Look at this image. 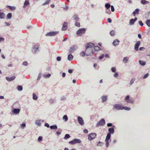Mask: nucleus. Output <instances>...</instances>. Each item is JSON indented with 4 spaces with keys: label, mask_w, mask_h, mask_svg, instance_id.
Here are the masks:
<instances>
[{
    "label": "nucleus",
    "mask_w": 150,
    "mask_h": 150,
    "mask_svg": "<svg viewBox=\"0 0 150 150\" xmlns=\"http://www.w3.org/2000/svg\"><path fill=\"white\" fill-rule=\"evenodd\" d=\"M109 132L108 133L106 137L105 142H106L105 146L106 147L109 146L108 141L110 139L111 137V134H113L114 132V129L112 127L108 129Z\"/></svg>",
    "instance_id": "obj_1"
},
{
    "label": "nucleus",
    "mask_w": 150,
    "mask_h": 150,
    "mask_svg": "<svg viewBox=\"0 0 150 150\" xmlns=\"http://www.w3.org/2000/svg\"><path fill=\"white\" fill-rule=\"evenodd\" d=\"M86 29L85 28L79 29L76 32V34L79 36H81L82 35L86 32Z\"/></svg>",
    "instance_id": "obj_2"
},
{
    "label": "nucleus",
    "mask_w": 150,
    "mask_h": 150,
    "mask_svg": "<svg viewBox=\"0 0 150 150\" xmlns=\"http://www.w3.org/2000/svg\"><path fill=\"white\" fill-rule=\"evenodd\" d=\"M81 142V141L80 139H75L73 140L69 141V144H74L77 143H80Z\"/></svg>",
    "instance_id": "obj_3"
},
{
    "label": "nucleus",
    "mask_w": 150,
    "mask_h": 150,
    "mask_svg": "<svg viewBox=\"0 0 150 150\" xmlns=\"http://www.w3.org/2000/svg\"><path fill=\"white\" fill-rule=\"evenodd\" d=\"M90 50L91 52V53H87L86 54L85 52H82L80 53V55L82 57H84L85 56V54H86L87 56H91L94 53V52L93 50H91V49H90Z\"/></svg>",
    "instance_id": "obj_4"
},
{
    "label": "nucleus",
    "mask_w": 150,
    "mask_h": 150,
    "mask_svg": "<svg viewBox=\"0 0 150 150\" xmlns=\"http://www.w3.org/2000/svg\"><path fill=\"white\" fill-rule=\"evenodd\" d=\"M114 109H116L118 110H120L123 109V106L122 105L120 104H116L114 105L113 107Z\"/></svg>",
    "instance_id": "obj_5"
},
{
    "label": "nucleus",
    "mask_w": 150,
    "mask_h": 150,
    "mask_svg": "<svg viewBox=\"0 0 150 150\" xmlns=\"http://www.w3.org/2000/svg\"><path fill=\"white\" fill-rule=\"evenodd\" d=\"M39 45L37 44L34 45L33 47L32 52L33 53H36L39 51Z\"/></svg>",
    "instance_id": "obj_6"
},
{
    "label": "nucleus",
    "mask_w": 150,
    "mask_h": 150,
    "mask_svg": "<svg viewBox=\"0 0 150 150\" xmlns=\"http://www.w3.org/2000/svg\"><path fill=\"white\" fill-rule=\"evenodd\" d=\"M59 33V32L58 31H52L50 32L47 33L46 35V36H55L57 34Z\"/></svg>",
    "instance_id": "obj_7"
},
{
    "label": "nucleus",
    "mask_w": 150,
    "mask_h": 150,
    "mask_svg": "<svg viewBox=\"0 0 150 150\" xmlns=\"http://www.w3.org/2000/svg\"><path fill=\"white\" fill-rule=\"evenodd\" d=\"M96 134L95 133H91L88 136V139L90 140H91L95 138L96 136Z\"/></svg>",
    "instance_id": "obj_8"
},
{
    "label": "nucleus",
    "mask_w": 150,
    "mask_h": 150,
    "mask_svg": "<svg viewBox=\"0 0 150 150\" xmlns=\"http://www.w3.org/2000/svg\"><path fill=\"white\" fill-rule=\"evenodd\" d=\"M77 120L79 123L81 125H83L84 124V122L82 118L80 116H78Z\"/></svg>",
    "instance_id": "obj_9"
},
{
    "label": "nucleus",
    "mask_w": 150,
    "mask_h": 150,
    "mask_svg": "<svg viewBox=\"0 0 150 150\" xmlns=\"http://www.w3.org/2000/svg\"><path fill=\"white\" fill-rule=\"evenodd\" d=\"M94 47V45L93 43H89L88 44L87 46H86V50L85 51L87 52V51L89 50V49H88V48L93 47Z\"/></svg>",
    "instance_id": "obj_10"
},
{
    "label": "nucleus",
    "mask_w": 150,
    "mask_h": 150,
    "mask_svg": "<svg viewBox=\"0 0 150 150\" xmlns=\"http://www.w3.org/2000/svg\"><path fill=\"white\" fill-rule=\"evenodd\" d=\"M20 111V110L19 108H14L12 109V112L14 114H17L19 113Z\"/></svg>",
    "instance_id": "obj_11"
},
{
    "label": "nucleus",
    "mask_w": 150,
    "mask_h": 150,
    "mask_svg": "<svg viewBox=\"0 0 150 150\" xmlns=\"http://www.w3.org/2000/svg\"><path fill=\"white\" fill-rule=\"evenodd\" d=\"M67 23L66 22H64L63 24L62 30V31L65 30H67Z\"/></svg>",
    "instance_id": "obj_12"
},
{
    "label": "nucleus",
    "mask_w": 150,
    "mask_h": 150,
    "mask_svg": "<svg viewBox=\"0 0 150 150\" xmlns=\"http://www.w3.org/2000/svg\"><path fill=\"white\" fill-rule=\"evenodd\" d=\"M76 49V47L74 46H72L69 48V51L70 53H72L74 52Z\"/></svg>",
    "instance_id": "obj_13"
},
{
    "label": "nucleus",
    "mask_w": 150,
    "mask_h": 150,
    "mask_svg": "<svg viewBox=\"0 0 150 150\" xmlns=\"http://www.w3.org/2000/svg\"><path fill=\"white\" fill-rule=\"evenodd\" d=\"M16 76H13L10 78L8 77H6V79L8 81H11L14 80Z\"/></svg>",
    "instance_id": "obj_14"
},
{
    "label": "nucleus",
    "mask_w": 150,
    "mask_h": 150,
    "mask_svg": "<svg viewBox=\"0 0 150 150\" xmlns=\"http://www.w3.org/2000/svg\"><path fill=\"white\" fill-rule=\"evenodd\" d=\"M140 44V41H138L135 44L134 49L136 51L138 50V48Z\"/></svg>",
    "instance_id": "obj_15"
},
{
    "label": "nucleus",
    "mask_w": 150,
    "mask_h": 150,
    "mask_svg": "<svg viewBox=\"0 0 150 150\" xmlns=\"http://www.w3.org/2000/svg\"><path fill=\"white\" fill-rule=\"evenodd\" d=\"M137 20V18L136 17L134 19H130L129 21V24L130 25L133 24L135 21Z\"/></svg>",
    "instance_id": "obj_16"
},
{
    "label": "nucleus",
    "mask_w": 150,
    "mask_h": 150,
    "mask_svg": "<svg viewBox=\"0 0 150 150\" xmlns=\"http://www.w3.org/2000/svg\"><path fill=\"white\" fill-rule=\"evenodd\" d=\"M73 18L74 21H79V18L78 16L77 15H74L73 16Z\"/></svg>",
    "instance_id": "obj_17"
},
{
    "label": "nucleus",
    "mask_w": 150,
    "mask_h": 150,
    "mask_svg": "<svg viewBox=\"0 0 150 150\" xmlns=\"http://www.w3.org/2000/svg\"><path fill=\"white\" fill-rule=\"evenodd\" d=\"M103 125V118L102 119L96 124L97 126Z\"/></svg>",
    "instance_id": "obj_18"
},
{
    "label": "nucleus",
    "mask_w": 150,
    "mask_h": 150,
    "mask_svg": "<svg viewBox=\"0 0 150 150\" xmlns=\"http://www.w3.org/2000/svg\"><path fill=\"white\" fill-rule=\"evenodd\" d=\"M119 42L120 41L119 40H116L113 41L112 44L116 46L118 45L119 44Z\"/></svg>",
    "instance_id": "obj_19"
},
{
    "label": "nucleus",
    "mask_w": 150,
    "mask_h": 150,
    "mask_svg": "<svg viewBox=\"0 0 150 150\" xmlns=\"http://www.w3.org/2000/svg\"><path fill=\"white\" fill-rule=\"evenodd\" d=\"M29 4V2L28 0H25L24 3L23 7L24 8H25L26 6Z\"/></svg>",
    "instance_id": "obj_20"
},
{
    "label": "nucleus",
    "mask_w": 150,
    "mask_h": 150,
    "mask_svg": "<svg viewBox=\"0 0 150 150\" xmlns=\"http://www.w3.org/2000/svg\"><path fill=\"white\" fill-rule=\"evenodd\" d=\"M139 9L138 8L136 9L135 11L133 12V13L134 16H135L136 14H138L139 13Z\"/></svg>",
    "instance_id": "obj_21"
},
{
    "label": "nucleus",
    "mask_w": 150,
    "mask_h": 150,
    "mask_svg": "<svg viewBox=\"0 0 150 150\" xmlns=\"http://www.w3.org/2000/svg\"><path fill=\"white\" fill-rule=\"evenodd\" d=\"M7 7L11 11H13L16 9V7L14 6H7Z\"/></svg>",
    "instance_id": "obj_22"
},
{
    "label": "nucleus",
    "mask_w": 150,
    "mask_h": 150,
    "mask_svg": "<svg viewBox=\"0 0 150 150\" xmlns=\"http://www.w3.org/2000/svg\"><path fill=\"white\" fill-rule=\"evenodd\" d=\"M73 58V56L71 54H69L68 56V59L69 61H71L72 60Z\"/></svg>",
    "instance_id": "obj_23"
},
{
    "label": "nucleus",
    "mask_w": 150,
    "mask_h": 150,
    "mask_svg": "<svg viewBox=\"0 0 150 150\" xmlns=\"http://www.w3.org/2000/svg\"><path fill=\"white\" fill-rule=\"evenodd\" d=\"M5 14L3 12H1L0 13V18L3 19L5 18Z\"/></svg>",
    "instance_id": "obj_24"
},
{
    "label": "nucleus",
    "mask_w": 150,
    "mask_h": 150,
    "mask_svg": "<svg viewBox=\"0 0 150 150\" xmlns=\"http://www.w3.org/2000/svg\"><path fill=\"white\" fill-rule=\"evenodd\" d=\"M141 3L143 4H146L149 3V2L145 0H141Z\"/></svg>",
    "instance_id": "obj_25"
},
{
    "label": "nucleus",
    "mask_w": 150,
    "mask_h": 150,
    "mask_svg": "<svg viewBox=\"0 0 150 150\" xmlns=\"http://www.w3.org/2000/svg\"><path fill=\"white\" fill-rule=\"evenodd\" d=\"M41 120H37L35 121L36 124L38 126H40L41 125Z\"/></svg>",
    "instance_id": "obj_26"
},
{
    "label": "nucleus",
    "mask_w": 150,
    "mask_h": 150,
    "mask_svg": "<svg viewBox=\"0 0 150 150\" xmlns=\"http://www.w3.org/2000/svg\"><path fill=\"white\" fill-rule=\"evenodd\" d=\"M129 58L127 57H125L123 60V62L124 63L127 62Z\"/></svg>",
    "instance_id": "obj_27"
},
{
    "label": "nucleus",
    "mask_w": 150,
    "mask_h": 150,
    "mask_svg": "<svg viewBox=\"0 0 150 150\" xmlns=\"http://www.w3.org/2000/svg\"><path fill=\"white\" fill-rule=\"evenodd\" d=\"M139 64L142 66H144L146 64V62L145 61L139 60Z\"/></svg>",
    "instance_id": "obj_28"
},
{
    "label": "nucleus",
    "mask_w": 150,
    "mask_h": 150,
    "mask_svg": "<svg viewBox=\"0 0 150 150\" xmlns=\"http://www.w3.org/2000/svg\"><path fill=\"white\" fill-rule=\"evenodd\" d=\"M12 17V13H9L6 16L7 19H10Z\"/></svg>",
    "instance_id": "obj_29"
},
{
    "label": "nucleus",
    "mask_w": 150,
    "mask_h": 150,
    "mask_svg": "<svg viewBox=\"0 0 150 150\" xmlns=\"http://www.w3.org/2000/svg\"><path fill=\"white\" fill-rule=\"evenodd\" d=\"M50 127L51 129H56L57 128V127L56 125L51 126Z\"/></svg>",
    "instance_id": "obj_30"
},
{
    "label": "nucleus",
    "mask_w": 150,
    "mask_h": 150,
    "mask_svg": "<svg viewBox=\"0 0 150 150\" xmlns=\"http://www.w3.org/2000/svg\"><path fill=\"white\" fill-rule=\"evenodd\" d=\"M63 119L66 122L68 120V117L66 115H65L63 116Z\"/></svg>",
    "instance_id": "obj_31"
},
{
    "label": "nucleus",
    "mask_w": 150,
    "mask_h": 150,
    "mask_svg": "<svg viewBox=\"0 0 150 150\" xmlns=\"http://www.w3.org/2000/svg\"><path fill=\"white\" fill-rule=\"evenodd\" d=\"M78 21H75V25L76 26L78 27H80V25L79 23L78 22Z\"/></svg>",
    "instance_id": "obj_32"
},
{
    "label": "nucleus",
    "mask_w": 150,
    "mask_h": 150,
    "mask_svg": "<svg viewBox=\"0 0 150 150\" xmlns=\"http://www.w3.org/2000/svg\"><path fill=\"white\" fill-rule=\"evenodd\" d=\"M17 89L19 91H21L23 89V87L21 86H18Z\"/></svg>",
    "instance_id": "obj_33"
},
{
    "label": "nucleus",
    "mask_w": 150,
    "mask_h": 150,
    "mask_svg": "<svg viewBox=\"0 0 150 150\" xmlns=\"http://www.w3.org/2000/svg\"><path fill=\"white\" fill-rule=\"evenodd\" d=\"M70 137V136L68 134H65V137L64 138V139H67Z\"/></svg>",
    "instance_id": "obj_34"
},
{
    "label": "nucleus",
    "mask_w": 150,
    "mask_h": 150,
    "mask_svg": "<svg viewBox=\"0 0 150 150\" xmlns=\"http://www.w3.org/2000/svg\"><path fill=\"white\" fill-rule=\"evenodd\" d=\"M110 5L109 4H105V7L107 10H108L110 8Z\"/></svg>",
    "instance_id": "obj_35"
},
{
    "label": "nucleus",
    "mask_w": 150,
    "mask_h": 150,
    "mask_svg": "<svg viewBox=\"0 0 150 150\" xmlns=\"http://www.w3.org/2000/svg\"><path fill=\"white\" fill-rule=\"evenodd\" d=\"M50 1H51V0H48L47 1H46L45 2L43 3L42 4V5H46V4H48L50 3Z\"/></svg>",
    "instance_id": "obj_36"
},
{
    "label": "nucleus",
    "mask_w": 150,
    "mask_h": 150,
    "mask_svg": "<svg viewBox=\"0 0 150 150\" xmlns=\"http://www.w3.org/2000/svg\"><path fill=\"white\" fill-rule=\"evenodd\" d=\"M50 76L51 74H48L47 75L44 74L43 75V76L44 77L46 78H49L50 77Z\"/></svg>",
    "instance_id": "obj_37"
},
{
    "label": "nucleus",
    "mask_w": 150,
    "mask_h": 150,
    "mask_svg": "<svg viewBox=\"0 0 150 150\" xmlns=\"http://www.w3.org/2000/svg\"><path fill=\"white\" fill-rule=\"evenodd\" d=\"M33 100H36L37 99V96L35 95V94L34 93H33Z\"/></svg>",
    "instance_id": "obj_38"
},
{
    "label": "nucleus",
    "mask_w": 150,
    "mask_h": 150,
    "mask_svg": "<svg viewBox=\"0 0 150 150\" xmlns=\"http://www.w3.org/2000/svg\"><path fill=\"white\" fill-rule=\"evenodd\" d=\"M94 49L95 51H97V50H100V47H98V46H96L94 47Z\"/></svg>",
    "instance_id": "obj_39"
},
{
    "label": "nucleus",
    "mask_w": 150,
    "mask_h": 150,
    "mask_svg": "<svg viewBox=\"0 0 150 150\" xmlns=\"http://www.w3.org/2000/svg\"><path fill=\"white\" fill-rule=\"evenodd\" d=\"M146 24L148 26L150 27V20H147L146 22Z\"/></svg>",
    "instance_id": "obj_40"
},
{
    "label": "nucleus",
    "mask_w": 150,
    "mask_h": 150,
    "mask_svg": "<svg viewBox=\"0 0 150 150\" xmlns=\"http://www.w3.org/2000/svg\"><path fill=\"white\" fill-rule=\"evenodd\" d=\"M123 109L126 110H130V108L129 107H123Z\"/></svg>",
    "instance_id": "obj_41"
},
{
    "label": "nucleus",
    "mask_w": 150,
    "mask_h": 150,
    "mask_svg": "<svg viewBox=\"0 0 150 150\" xmlns=\"http://www.w3.org/2000/svg\"><path fill=\"white\" fill-rule=\"evenodd\" d=\"M135 78H132L131 80L130 81V85H132V84L135 81Z\"/></svg>",
    "instance_id": "obj_42"
},
{
    "label": "nucleus",
    "mask_w": 150,
    "mask_h": 150,
    "mask_svg": "<svg viewBox=\"0 0 150 150\" xmlns=\"http://www.w3.org/2000/svg\"><path fill=\"white\" fill-rule=\"evenodd\" d=\"M55 99L54 98L51 99L50 100L49 102L51 103H52L55 101Z\"/></svg>",
    "instance_id": "obj_43"
},
{
    "label": "nucleus",
    "mask_w": 150,
    "mask_h": 150,
    "mask_svg": "<svg viewBox=\"0 0 150 150\" xmlns=\"http://www.w3.org/2000/svg\"><path fill=\"white\" fill-rule=\"evenodd\" d=\"M127 102L132 103L133 102V100L131 99H129L128 101H127Z\"/></svg>",
    "instance_id": "obj_44"
},
{
    "label": "nucleus",
    "mask_w": 150,
    "mask_h": 150,
    "mask_svg": "<svg viewBox=\"0 0 150 150\" xmlns=\"http://www.w3.org/2000/svg\"><path fill=\"white\" fill-rule=\"evenodd\" d=\"M129 95H127L125 99L126 102H127V101H128L129 100Z\"/></svg>",
    "instance_id": "obj_45"
},
{
    "label": "nucleus",
    "mask_w": 150,
    "mask_h": 150,
    "mask_svg": "<svg viewBox=\"0 0 150 150\" xmlns=\"http://www.w3.org/2000/svg\"><path fill=\"white\" fill-rule=\"evenodd\" d=\"M110 34L111 36H113L115 34V32L114 30H112L110 32Z\"/></svg>",
    "instance_id": "obj_46"
},
{
    "label": "nucleus",
    "mask_w": 150,
    "mask_h": 150,
    "mask_svg": "<svg viewBox=\"0 0 150 150\" xmlns=\"http://www.w3.org/2000/svg\"><path fill=\"white\" fill-rule=\"evenodd\" d=\"M41 73H39V74H38V77L37 78L38 80H39L41 78Z\"/></svg>",
    "instance_id": "obj_47"
},
{
    "label": "nucleus",
    "mask_w": 150,
    "mask_h": 150,
    "mask_svg": "<svg viewBox=\"0 0 150 150\" xmlns=\"http://www.w3.org/2000/svg\"><path fill=\"white\" fill-rule=\"evenodd\" d=\"M103 145V143L99 142V143L97 144L98 146H102Z\"/></svg>",
    "instance_id": "obj_48"
},
{
    "label": "nucleus",
    "mask_w": 150,
    "mask_h": 150,
    "mask_svg": "<svg viewBox=\"0 0 150 150\" xmlns=\"http://www.w3.org/2000/svg\"><path fill=\"white\" fill-rule=\"evenodd\" d=\"M111 71L113 72H115L116 71V68L115 67H113L111 68Z\"/></svg>",
    "instance_id": "obj_49"
},
{
    "label": "nucleus",
    "mask_w": 150,
    "mask_h": 150,
    "mask_svg": "<svg viewBox=\"0 0 150 150\" xmlns=\"http://www.w3.org/2000/svg\"><path fill=\"white\" fill-rule=\"evenodd\" d=\"M21 127L22 129H23L25 127V124L24 123L22 124L21 125Z\"/></svg>",
    "instance_id": "obj_50"
},
{
    "label": "nucleus",
    "mask_w": 150,
    "mask_h": 150,
    "mask_svg": "<svg viewBox=\"0 0 150 150\" xmlns=\"http://www.w3.org/2000/svg\"><path fill=\"white\" fill-rule=\"evenodd\" d=\"M59 131H57V132H56V133L58 134V135H59V134H60L61 133V132L62 131V130H61V129H59Z\"/></svg>",
    "instance_id": "obj_51"
},
{
    "label": "nucleus",
    "mask_w": 150,
    "mask_h": 150,
    "mask_svg": "<svg viewBox=\"0 0 150 150\" xmlns=\"http://www.w3.org/2000/svg\"><path fill=\"white\" fill-rule=\"evenodd\" d=\"M28 62L26 61L24 62L23 63V65L25 66H27L28 65Z\"/></svg>",
    "instance_id": "obj_52"
},
{
    "label": "nucleus",
    "mask_w": 150,
    "mask_h": 150,
    "mask_svg": "<svg viewBox=\"0 0 150 150\" xmlns=\"http://www.w3.org/2000/svg\"><path fill=\"white\" fill-rule=\"evenodd\" d=\"M66 99V98L65 96H62V97L61 98V100H65Z\"/></svg>",
    "instance_id": "obj_53"
},
{
    "label": "nucleus",
    "mask_w": 150,
    "mask_h": 150,
    "mask_svg": "<svg viewBox=\"0 0 150 150\" xmlns=\"http://www.w3.org/2000/svg\"><path fill=\"white\" fill-rule=\"evenodd\" d=\"M57 60L58 61H60L61 60V58L60 57H57Z\"/></svg>",
    "instance_id": "obj_54"
},
{
    "label": "nucleus",
    "mask_w": 150,
    "mask_h": 150,
    "mask_svg": "<svg viewBox=\"0 0 150 150\" xmlns=\"http://www.w3.org/2000/svg\"><path fill=\"white\" fill-rule=\"evenodd\" d=\"M111 10L113 12L115 11V9L114 8V7L113 6H111Z\"/></svg>",
    "instance_id": "obj_55"
},
{
    "label": "nucleus",
    "mask_w": 150,
    "mask_h": 150,
    "mask_svg": "<svg viewBox=\"0 0 150 150\" xmlns=\"http://www.w3.org/2000/svg\"><path fill=\"white\" fill-rule=\"evenodd\" d=\"M83 132L84 133H86V134H87L88 133V130L87 129H84L83 130Z\"/></svg>",
    "instance_id": "obj_56"
},
{
    "label": "nucleus",
    "mask_w": 150,
    "mask_h": 150,
    "mask_svg": "<svg viewBox=\"0 0 150 150\" xmlns=\"http://www.w3.org/2000/svg\"><path fill=\"white\" fill-rule=\"evenodd\" d=\"M42 137L41 136H40L39 137L38 139V141L39 142L41 140H42Z\"/></svg>",
    "instance_id": "obj_57"
},
{
    "label": "nucleus",
    "mask_w": 150,
    "mask_h": 150,
    "mask_svg": "<svg viewBox=\"0 0 150 150\" xmlns=\"http://www.w3.org/2000/svg\"><path fill=\"white\" fill-rule=\"evenodd\" d=\"M139 25L141 26H142L143 25V24L142 23V21H139Z\"/></svg>",
    "instance_id": "obj_58"
},
{
    "label": "nucleus",
    "mask_w": 150,
    "mask_h": 150,
    "mask_svg": "<svg viewBox=\"0 0 150 150\" xmlns=\"http://www.w3.org/2000/svg\"><path fill=\"white\" fill-rule=\"evenodd\" d=\"M149 74L148 73L146 74L144 76L143 78L145 79L146 78L149 76Z\"/></svg>",
    "instance_id": "obj_59"
},
{
    "label": "nucleus",
    "mask_w": 150,
    "mask_h": 150,
    "mask_svg": "<svg viewBox=\"0 0 150 150\" xmlns=\"http://www.w3.org/2000/svg\"><path fill=\"white\" fill-rule=\"evenodd\" d=\"M114 76L115 77H117L118 76V74L117 73H115L114 75Z\"/></svg>",
    "instance_id": "obj_60"
},
{
    "label": "nucleus",
    "mask_w": 150,
    "mask_h": 150,
    "mask_svg": "<svg viewBox=\"0 0 150 150\" xmlns=\"http://www.w3.org/2000/svg\"><path fill=\"white\" fill-rule=\"evenodd\" d=\"M145 49V48L144 47H140L139 49V50L141 51L144 50Z\"/></svg>",
    "instance_id": "obj_61"
},
{
    "label": "nucleus",
    "mask_w": 150,
    "mask_h": 150,
    "mask_svg": "<svg viewBox=\"0 0 150 150\" xmlns=\"http://www.w3.org/2000/svg\"><path fill=\"white\" fill-rule=\"evenodd\" d=\"M45 126L46 127H50L49 125L47 123H45Z\"/></svg>",
    "instance_id": "obj_62"
},
{
    "label": "nucleus",
    "mask_w": 150,
    "mask_h": 150,
    "mask_svg": "<svg viewBox=\"0 0 150 150\" xmlns=\"http://www.w3.org/2000/svg\"><path fill=\"white\" fill-rule=\"evenodd\" d=\"M107 126L108 127H110L112 126V124L111 123H108L107 124Z\"/></svg>",
    "instance_id": "obj_63"
},
{
    "label": "nucleus",
    "mask_w": 150,
    "mask_h": 150,
    "mask_svg": "<svg viewBox=\"0 0 150 150\" xmlns=\"http://www.w3.org/2000/svg\"><path fill=\"white\" fill-rule=\"evenodd\" d=\"M106 12L108 14H110L111 13V12L110 10H108V11L107 10H106Z\"/></svg>",
    "instance_id": "obj_64"
}]
</instances>
